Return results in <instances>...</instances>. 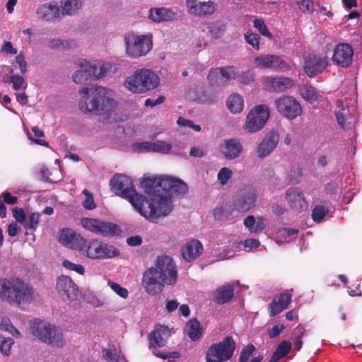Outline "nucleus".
<instances>
[{"instance_id": "5701e85b", "label": "nucleus", "mask_w": 362, "mask_h": 362, "mask_svg": "<svg viewBox=\"0 0 362 362\" xmlns=\"http://www.w3.org/2000/svg\"><path fill=\"white\" fill-rule=\"evenodd\" d=\"M36 13L39 18L46 21H54L62 17V13L57 4L41 5L37 8Z\"/></svg>"}, {"instance_id": "b1692460", "label": "nucleus", "mask_w": 362, "mask_h": 362, "mask_svg": "<svg viewBox=\"0 0 362 362\" xmlns=\"http://www.w3.org/2000/svg\"><path fill=\"white\" fill-rule=\"evenodd\" d=\"M221 151L228 160L235 159L240 155L243 151L241 143L235 139L225 140L221 146Z\"/></svg>"}, {"instance_id": "58836bf2", "label": "nucleus", "mask_w": 362, "mask_h": 362, "mask_svg": "<svg viewBox=\"0 0 362 362\" xmlns=\"http://www.w3.org/2000/svg\"><path fill=\"white\" fill-rule=\"evenodd\" d=\"M76 45L73 40H62L61 39H54L49 42V47L51 49H58L61 50H65L69 48H71Z\"/></svg>"}, {"instance_id": "6ab92c4d", "label": "nucleus", "mask_w": 362, "mask_h": 362, "mask_svg": "<svg viewBox=\"0 0 362 362\" xmlns=\"http://www.w3.org/2000/svg\"><path fill=\"white\" fill-rule=\"evenodd\" d=\"M59 242L67 247L80 251L81 246L84 245L85 239L74 230L64 228L59 235Z\"/></svg>"}, {"instance_id": "c85d7f7f", "label": "nucleus", "mask_w": 362, "mask_h": 362, "mask_svg": "<svg viewBox=\"0 0 362 362\" xmlns=\"http://www.w3.org/2000/svg\"><path fill=\"white\" fill-rule=\"evenodd\" d=\"M81 69L76 71L73 75V80L76 83H83L89 78H93L94 71L92 65L84 60L81 63Z\"/></svg>"}, {"instance_id": "09e8293b", "label": "nucleus", "mask_w": 362, "mask_h": 362, "mask_svg": "<svg viewBox=\"0 0 362 362\" xmlns=\"http://www.w3.org/2000/svg\"><path fill=\"white\" fill-rule=\"evenodd\" d=\"M328 209L322 205H316L312 211V218L315 222L320 223L327 214Z\"/></svg>"}, {"instance_id": "393cba45", "label": "nucleus", "mask_w": 362, "mask_h": 362, "mask_svg": "<svg viewBox=\"0 0 362 362\" xmlns=\"http://www.w3.org/2000/svg\"><path fill=\"white\" fill-rule=\"evenodd\" d=\"M203 246L200 241L192 240L182 247V256L183 259L188 262L194 260L202 252Z\"/></svg>"}, {"instance_id": "338daca9", "label": "nucleus", "mask_w": 362, "mask_h": 362, "mask_svg": "<svg viewBox=\"0 0 362 362\" xmlns=\"http://www.w3.org/2000/svg\"><path fill=\"white\" fill-rule=\"evenodd\" d=\"M346 111L345 109L342 108L338 112H336V117L337 120V123L340 125L343 129H346L348 127L345 124V120L346 119Z\"/></svg>"}, {"instance_id": "37998d69", "label": "nucleus", "mask_w": 362, "mask_h": 362, "mask_svg": "<svg viewBox=\"0 0 362 362\" xmlns=\"http://www.w3.org/2000/svg\"><path fill=\"white\" fill-rule=\"evenodd\" d=\"M208 28L211 35L216 39L220 38L226 29L224 24L221 22L211 23Z\"/></svg>"}, {"instance_id": "69168bd1", "label": "nucleus", "mask_w": 362, "mask_h": 362, "mask_svg": "<svg viewBox=\"0 0 362 362\" xmlns=\"http://www.w3.org/2000/svg\"><path fill=\"white\" fill-rule=\"evenodd\" d=\"M238 80L241 83L247 85L254 81L253 74L252 71H250L249 70L247 71L243 72L238 76Z\"/></svg>"}, {"instance_id": "e433bc0d", "label": "nucleus", "mask_w": 362, "mask_h": 362, "mask_svg": "<svg viewBox=\"0 0 362 362\" xmlns=\"http://www.w3.org/2000/svg\"><path fill=\"white\" fill-rule=\"evenodd\" d=\"M270 69L274 71L285 72L291 70L289 64L277 55L273 54Z\"/></svg>"}, {"instance_id": "0eeeda50", "label": "nucleus", "mask_w": 362, "mask_h": 362, "mask_svg": "<svg viewBox=\"0 0 362 362\" xmlns=\"http://www.w3.org/2000/svg\"><path fill=\"white\" fill-rule=\"evenodd\" d=\"M30 330L33 336L52 346L61 348L65 344L62 331L52 325L35 322Z\"/></svg>"}, {"instance_id": "20e7f679", "label": "nucleus", "mask_w": 362, "mask_h": 362, "mask_svg": "<svg viewBox=\"0 0 362 362\" xmlns=\"http://www.w3.org/2000/svg\"><path fill=\"white\" fill-rule=\"evenodd\" d=\"M0 298L10 305L30 303L34 298V289L20 278H1Z\"/></svg>"}, {"instance_id": "ea45409f", "label": "nucleus", "mask_w": 362, "mask_h": 362, "mask_svg": "<svg viewBox=\"0 0 362 362\" xmlns=\"http://www.w3.org/2000/svg\"><path fill=\"white\" fill-rule=\"evenodd\" d=\"M103 353L108 362H126L124 357L118 353L115 349L113 350L104 349Z\"/></svg>"}, {"instance_id": "4c0bfd02", "label": "nucleus", "mask_w": 362, "mask_h": 362, "mask_svg": "<svg viewBox=\"0 0 362 362\" xmlns=\"http://www.w3.org/2000/svg\"><path fill=\"white\" fill-rule=\"evenodd\" d=\"M219 71L220 75L222 76V81H223V84L227 81L235 79L237 77L236 69L233 66L220 67Z\"/></svg>"}, {"instance_id": "4be33fe9", "label": "nucleus", "mask_w": 362, "mask_h": 362, "mask_svg": "<svg viewBox=\"0 0 362 362\" xmlns=\"http://www.w3.org/2000/svg\"><path fill=\"white\" fill-rule=\"evenodd\" d=\"M170 336V332L168 327L163 325L156 326L155 329L148 335L150 347L164 346Z\"/></svg>"}, {"instance_id": "2eb2a0df", "label": "nucleus", "mask_w": 362, "mask_h": 362, "mask_svg": "<svg viewBox=\"0 0 362 362\" xmlns=\"http://www.w3.org/2000/svg\"><path fill=\"white\" fill-rule=\"evenodd\" d=\"M329 62L325 57L310 53L305 58L303 66V70L306 75L310 78H313L327 67Z\"/></svg>"}, {"instance_id": "6e6d98bb", "label": "nucleus", "mask_w": 362, "mask_h": 362, "mask_svg": "<svg viewBox=\"0 0 362 362\" xmlns=\"http://www.w3.org/2000/svg\"><path fill=\"white\" fill-rule=\"evenodd\" d=\"M108 286L110 288L116 293L119 296L127 298L129 295V292L127 288L121 286L119 284L112 281H108Z\"/></svg>"}, {"instance_id": "bb28decb", "label": "nucleus", "mask_w": 362, "mask_h": 362, "mask_svg": "<svg viewBox=\"0 0 362 362\" xmlns=\"http://www.w3.org/2000/svg\"><path fill=\"white\" fill-rule=\"evenodd\" d=\"M244 226L251 233H259L266 227L265 218L262 216L255 218L253 215H249L244 220Z\"/></svg>"}, {"instance_id": "9d476101", "label": "nucleus", "mask_w": 362, "mask_h": 362, "mask_svg": "<svg viewBox=\"0 0 362 362\" xmlns=\"http://www.w3.org/2000/svg\"><path fill=\"white\" fill-rule=\"evenodd\" d=\"M80 252L92 259L111 258L119 255L118 249L112 245L100 243L98 240L87 242L86 239Z\"/></svg>"}, {"instance_id": "72a5a7b5", "label": "nucleus", "mask_w": 362, "mask_h": 362, "mask_svg": "<svg viewBox=\"0 0 362 362\" xmlns=\"http://www.w3.org/2000/svg\"><path fill=\"white\" fill-rule=\"evenodd\" d=\"M83 0H61V6L62 8V15L74 14L77 11L81 8Z\"/></svg>"}, {"instance_id": "423d86ee", "label": "nucleus", "mask_w": 362, "mask_h": 362, "mask_svg": "<svg viewBox=\"0 0 362 362\" xmlns=\"http://www.w3.org/2000/svg\"><path fill=\"white\" fill-rule=\"evenodd\" d=\"M158 76L147 69L136 70L124 81V86L134 93H144L155 89L159 84Z\"/></svg>"}, {"instance_id": "680f3d73", "label": "nucleus", "mask_w": 362, "mask_h": 362, "mask_svg": "<svg viewBox=\"0 0 362 362\" xmlns=\"http://www.w3.org/2000/svg\"><path fill=\"white\" fill-rule=\"evenodd\" d=\"M40 214L39 213H33L30 215L28 219V223L25 226L26 228L35 231L38 226V223L40 221Z\"/></svg>"}, {"instance_id": "49530a36", "label": "nucleus", "mask_w": 362, "mask_h": 362, "mask_svg": "<svg viewBox=\"0 0 362 362\" xmlns=\"http://www.w3.org/2000/svg\"><path fill=\"white\" fill-rule=\"evenodd\" d=\"M93 74V79H98L106 76V74L111 70L112 66L110 64H104L100 66L93 64L92 65Z\"/></svg>"}, {"instance_id": "4468645a", "label": "nucleus", "mask_w": 362, "mask_h": 362, "mask_svg": "<svg viewBox=\"0 0 362 362\" xmlns=\"http://www.w3.org/2000/svg\"><path fill=\"white\" fill-rule=\"evenodd\" d=\"M277 111L284 117L293 119L303 113L300 103L293 96L282 95L274 101Z\"/></svg>"}, {"instance_id": "f3484780", "label": "nucleus", "mask_w": 362, "mask_h": 362, "mask_svg": "<svg viewBox=\"0 0 362 362\" xmlns=\"http://www.w3.org/2000/svg\"><path fill=\"white\" fill-rule=\"evenodd\" d=\"M353 55V48L349 44L339 43L334 49L332 61L335 65L346 69L352 63Z\"/></svg>"}, {"instance_id": "774afa93", "label": "nucleus", "mask_w": 362, "mask_h": 362, "mask_svg": "<svg viewBox=\"0 0 362 362\" xmlns=\"http://www.w3.org/2000/svg\"><path fill=\"white\" fill-rule=\"evenodd\" d=\"M285 329L284 325L281 324H276L274 325L268 332L269 337L271 339L275 338L279 336L282 331Z\"/></svg>"}, {"instance_id": "412c9836", "label": "nucleus", "mask_w": 362, "mask_h": 362, "mask_svg": "<svg viewBox=\"0 0 362 362\" xmlns=\"http://www.w3.org/2000/svg\"><path fill=\"white\" fill-rule=\"evenodd\" d=\"M292 290H286L273 298L269 305V315L274 317L287 309L292 301Z\"/></svg>"}, {"instance_id": "473e14b6", "label": "nucleus", "mask_w": 362, "mask_h": 362, "mask_svg": "<svg viewBox=\"0 0 362 362\" xmlns=\"http://www.w3.org/2000/svg\"><path fill=\"white\" fill-rule=\"evenodd\" d=\"M189 11L192 13L198 16L211 15L216 11V7L214 3L211 1H199V4Z\"/></svg>"}, {"instance_id": "1a4fd4ad", "label": "nucleus", "mask_w": 362, "mask_h": 362, "mask_svg": "<svg viewBox=\"0 0 362 362\" xmlns=\"http://www.w3.org/2000/svg\"><path fill=\"white\" fill-rule=\"evenodd\" d=\"M127 54L133 58L145 56L153 46L152 35L127 34L125 35Z\"/></svg>"}, {"instance_id": "cd10ccee", "label": "nucleus", "mask_w": 362, "mask_h": 362, "mask_svg": "<svg viewBox=\"0 0 362 362\" xmlns=\"http://www.w3.org/2000/svg\"><path fill=\"white\" fill-rule=\"evenodd\" d=\"M268 83L272 89L277 93L285 92L294 85L293 81L287 77H270Z\"/></svg>"}, {"instance_id": "ddd939ff", "label": "nucleus", "mask_w": 362, "mask_h": 362, "mask_svg": "<svg viewBox=\"0 0 362 362\" xmlns=\"http://www.w3.org/2000/svg\"><path fill=\"white\" fill-rule=\"evenodd\" d=\"M257 200V193L252 186L245 185L236 193L233 208L238 212L245 213L254 208Z\"/></svg>"}, {"instance_id": "7c9ffc66", "label": "nucleus", "mask_w": 362, "mask_h": 362, "mask_svg": "<svg viewBox=\"0 0 362 362\" xmlns=\"http://www.w3.org/2000/svg\"><path fill=\"white\" fill-rule=\"evenodd\" d=\"M234 288L232 284L225 285L218 288L215 297L216 303L224 304L229 302L233 297Z\"/></svg>"}, {"instance_id": "f257e3e1", "label": "nucleus", "mask_w": 362, "mask_h": 362, "mask_svg": "<svg viewBox=\"0 0 362 362\" xmlns=\"http://www.w3.org/2000/svg\"><path fill=\"white\" fill-rule=\"evenodd\" d=\"M141 185L148 197V209L144 217L155 223L172 211V197L184 194L188 190L185 182L170 176H145Z\"/></svg>"}, {"instance_id": "3c124183", "label": "nucleus", "mask_w": 362, "mask_h": 362, "mask_svg": "<svg viewBox=\"0 0 362 362\" xmlns=\"http://www.w3.org/2000/svg\"><path fill=\"white\" fill-rule=\"evenodd\" d=\"M254 27L256 28L263 36H265L269 39L273 38L272 34L267 29L264 22L262 19H255Z\"/></svg>"}, {"instance_id": "f03ea898", "label": "nucleus", "mask_w": 362, "mask_h": 362, "mask_svg": "<svg viewBox=\"0 0 362 362\" xmlns=\"http://www.w3.org/2000/svg\"><path fill=\"white\" fill-rule=\"evenodd\" d=\"M177 267L168 256L158 257L154 267L143 274L142 284L149 295L160 293L165 285H174L177 282Z\"/></svg>"}, {"instance_id": "f8f14e48", "label": "nucleus", "mask_w": 362, "mask_h": 362, "mask_svg": "<svg viewBox=\"0 0 362 362\" xmlns=\"http://www.w3.org/2000/svg\"><path fill=\"white\" fill-rule=\"evenodd\" d=\"M81 223L86 230L104 237L119 235L121 233L119 226L112 222L91 218H83Z\"/></svg>"}, {"instance_id": "bf43d9fd", "label": "nucleus", "mask_w": 362, "mask_h": 362, "mask_svg": "<svg viewBox=\"0 0 362 362\" xmlns=\"http://www.w3.org/2000/svg\"><path fill=\"white\" fill-rule=\"evenodd\" d=\"M230 216V212L225 210L223 206H217L214 210V216L216 220L223 221Z\"/></svg>"}, {"instance_id": "5fc2aeb1", "label": "nucleus", "mask_w": 362, "mask_h": 362, "mask_svg": "<svg viewBox=\"0 0 362 362\" xmlns=\"http://www.w3.org/2000/svg\"><path fill=\"white\" fill-rule=\"evenodd\" d=\"M255 350V347L252 344L245 346L240 352L239 362H247Z\"/></svg>"}, {"instance_id": "8fccbe9b", "label": "nucleus", "mask_w": 362, "mask_h": 362, "mask_svg": "<svg viewBox=\"0 0 362 362\" xmlns=\"http://www.w3.org/2000/svg\"><path fill=\"white\" fill-rule=\"evenodd\" d=\"M82 193L86 197L85 200L82 202L83 207L87 210L94 209L96 205L93 194L87 189H84Z\"/></svg>"}, {"instance_id": "de8ad7c7", "label": "nucleus", "mask_w": 362, "mask_h": 362, "mask_svg": "<svg viewBox=\"0 0 362 362\" xmlns=\"http://www.w3.org/2000/svg\"><path fill=\"white\" fill-rule=\"evenodd\" d=\"M14 341L12 338L0 334V350L6 356L10 354L11 346Z\"/></svg>"}, {"instance_id": "7ed1b4c3", "label": "nucleus", "mask_w": 362, "mask_h": 362, "mask_svg": "<svg viewBox=\"0 0 362 362\" xmlns=\"http://www.w3.org/2000/svg\"><path fill=\"white\" fill-rule=\"evenodd\" d=\"M83 95L79 102L80 110L86 112L103 115L111 112L117 105V101L106 96L107 89L102 86H90L79 90Z\"/></svg>"}, {"instance_id": "aec40b11", "label": "nucleus", "mask_w": 362, "mask_h": 362, "mask_svg": "<svg viewBox=\"0 0 362 362\" xmlns=\"http://www.w3.org/2000/svg\"><path fill=\"white\" fill-rule=\"evenodd\" d=\"M279 141V135L275 131L265 134L257 148L258 157L263 158L269 155L276 147Z\"/></svg>"}, {"instance_id": "6e6552de", "label": "nucleus", "mask_w": 362, "mask_h": 362, "mask_svg": "<svg viewBox=\"0 0 362 362\" xmlns=\"http://www.w3.org/2000/svg\"><path fill=\"white\" fill-rule=\"evenodd\" d=\"M236 348L235 341L231 336L226 337L221 341L215 343L208 349L206 362H225L233 356Z\"/></svg>"}, {"instance_id": "9b49d317", "label": "nucleus", "mask_w": 362, "mask_h": 362, "mask_svg": "<svg viewBox=\"0 0 362 362\" xmlns=\"http://www.w3.org/2000/svg\"><path fill=\"white\" fill-rule=\"evenodd\" d=\"M270 116L269 109L266 105H255L249 112L244 129L249 133H255L262 129Z\"/></svg>"}, {"instance_id": "c03bdc74", "label": "nucleus", "mask_w": 362, "mask_h": 362, "mask_svg": "<svg viewBox=\"0 0 362 362\" xmlns=\"http://www.w3.org/2000/svg\"><path fill=\"white\" fill-rule=\"evenodd\" d=\"M273 54H266L263 56L257 57L255 59V64L259 69H271V63Z\"/></svg>"}, {"instance_id": "13d9d810", "label": "nucleus", "mask_w": 362, "mask_h": 362, "mask_svg": "<svg viewBox=\"0 0 362 362\" xmlns=\"http://www.w3.org/2000/svg\"><path fill=\"white\" fill-rule=\"evenodd\" d=\"M304 328L301 326H298L294 329V334L296 335L294 339V346L297 351H299L302 347V337L304 333Z\"/></svg>"}, {"instance_id": "79ce46f5", "label": "nucleus", "mask_w": 362, "mask_h": 362, "mask_svg": "<svg viewBox=\"0 0 362 362\" xmlns=\"http://www.w3.org/2000/svg\"><path fill=\"white\" fill-rule=\"evenodd\" d=\"M172 148V145L165 141L158 140L156 142H153L152 149L154 153L167 154L171 151Z\"/></svg>"}, {"instance_id": "a878e982", "label": "nucleus", "mask_w": 362, "mask_h": 362, "mask_svg": "<svg viewBox=\"0 0 362 362\" xmlns=\"http://www.w3.org/2000/svg\"><path fill=\"white\" fill-rule=\"evenodd\" d=\"M149 18L156 23L177 20L178 14L165 8H151L148 11Z\"/></svg>"}, {"instance_id": "e2e57ef3", "label": "nucleus", "mask_w": 362, "mask_h": 362, "mask_svg": "<svg viewBox=\"0 0 362 362\" xmlns=\"http://www.w3.org/2000/svg\"><path fill=\"white\" fill-rule=\"evenodd\" d=\"M14 90H19L25 82L23 77L20 75H13L10 77Z\"/></svg>"}, {"instance_id": "2f4dec72", "label": "nucleus", "mask_w": 362, "mask_h": 362, "mask_svg": "<svg viewBox=\"0 0 362 362\" xmlns=\"http://www.w3.org/2000/svg\"><path fill=\"white\" fill-rule=\"evenodd\" d=\"M291 342L290 341H283L281 342L275 351L271 356L269 362H278L281 358L288 355L291 349Z\"/></svg>"}, {"instance_id": "603ef678", "label": "nucleus", "mask_w": 362, "mask_h": 362, "mask_svg": "<svg viewBox=\"0 0 362 362\" xmlns=\"http://www.w3.org/2000/svg\"><path fill=\"white\" fill-rule=\"evenodd\" d=\"M244 37L247 43L250 45L255 50L259 49L260 36L255 33H245Z\"/></svg>"}, {"instance_id": "f704fd0d", "label": "nucleus", "mask_w": 362, "mask_h": 362, "mask_svg": "<svg viewBox=\"0 0 362 362\" xmlns=\"http://www.w3.org/2000/svg\"><path fill=\"white\" fill-rule=\"evenodd\" d=\"M226 105L231 112L238 113L243 110L244 101L240 95L234 93L228 97Z\"/></svg>"}, {"instance_id": "a211bd4d", "label": "nucleus", "mask_w": 362, "mask_h": 362, "mask_svg": "<svg viewBox=\"0 0 362 362\" xmlns=\"http://www.w3.org/2000/svg\"><path fill=\"white\" fill-rule=\"evenodd\" d=\"M286 200L288 206L296 212L305 211L308 209L307 202L299 187H290L286 191Z\"/></svg>"}, {"instance_id": "052dcab7", "label": "nucleus", "mask_w": 362, "mask_h": 362, "mask_svg": "<svg viewBox=\"0 0 362 362\" xmlns=\"http://www.w3.org/2000/svg\"><path fill=\"white\" fill-rule=\"evenodd\" d=\"M62 265L67 269L74 271L79 274L83 275L85 272L84 267L81 264H76L69 260H64Z\"/></svg>"}, {"instance_id": "dca6fc26", "label": "nucleus", "mask_w": 362, "mask_h": 362, "mask_svg": "<svg viewBox=\"0 0 362 362\" xmlns=\"http://www.w3.org/2000/svg\"><path fill=\"white\" fill-rule=\"evenodd\" d=\"M56 286L59 295L64 299L75 300L81 294L78 286L68 276L58 277Z\"/></svg>"}, {"instance_id": "a18cd8bd", "label": "nucleus", "mask_w": 362, "mask_h": 362, "mask_svg": "<svg viewBox=\"0 0 362 362\" xmlns=\"http://www.w3.org/2000/svg\"><path fill=\"white\" fill-rule=\"evenodd\" d=\"M207 79L211 86H223L222 76L220 75L219 68L212 69L209 71Z\"/></svg>"}, {"instance_id": "4d7b16f0", "label": "nucleus", "mask_w": 362, "mask_h": 362, "mask_svg": "<svg viewBox=\"0 0 362 362\" xmlns=\"http://www.w3.org/2000/svg\"><path fill=\"white\" fill-rule=\"evenodd\" d=\"M299 9L304 13H311L314 6L312 0H296Z\"/></svg>"}, {"instance_id": "864d4df0", "label": "nucleus", "mask_w": 362, "mask_h": 362, "mask_svg": "<svg viewBox=\"0 0 362 362\" xmlns=\"http://www.w3.org/2000/svg\"><path fill=\"white\" fill-rule=\"evenodd\" d=\"M233 172L230 169L226 167H223L220 169L217 177L221 185H224L227 184L230 178L232 177Z\"/></svg>"}, {"instance_id": "c756f323", "label": "nucleus", "mask_w": 362, "mask_h": 362, "mask_svg": "<svg viewBox=\"0 0 362 362\" xmlns=\"http://www.w3.org/2000/svg\"><path fill=\"white\" fill-rule=\"evenodd\" d=\"M186 332L192 341H197L202 337L203 328L197 318H192L186 325Z\"/></svg>"}, {"instance_id": "c9c22d12", "label": "nucleus", "mask_w": 362, "mask_h": 362, "mask_svg": "<svg viewBox=\"0 0 362 362\" xmlns=\"http://www.w3.org/2000/svg\"><path fill=\"white\" fill-rule=\"evenodd\" d=\"M300 93L303 98L310 103H313L319 100L322 96L315 88L310 85H304L300 88Z\"/></svg>"}, {"instance_id": "39448f33", "label": "nucleus", "mask_w": 362, "mask_h": 362, "mask_svg": "<svg viewBox=\"0 0 362 362\" xmlns=\"http://www.w3.org/2000/svg\"><path fill=\"white\" fill-rule=\"evenodd\" d=\"M110 189L116 195L127 199L132 205L144 217L146 210L143 209V204L146 199L139 194L133 186L131 178L124 174H115L110 181Z\"/></svg>"}, {"instance_id": "0e129e2a", "label": "nucleus", "mask_w": 362, "mask_h": 362, "mask_svg": "<svg viewBox=\"0 0 362 362\" xmlns=\"http://www.w3.org/2000/svg\"><path fill=\"white\" fill-rule=\"evenodd\" d=\"M13 216L16 220L17 222H19L21 223H23L25 221L26 216L24 211L21 208H13Z\"/></svg>"}, {"instance_id": "a19ab883", "label": "nucleus", "mask_w": 362, "mask_h": 362, "mask_svg": "<svg viewBox=\"0 0 362 362\" xmlns=\"http://www.w3.org/2000/svg\"><path fill=\"white\" fill-rule=\"evenodd\" d=\"M0 329L11 334L13 337H19L21 335L18 330L12 325L10 320L4 317L0 322Z\"/></svg>"}]
</instances>
